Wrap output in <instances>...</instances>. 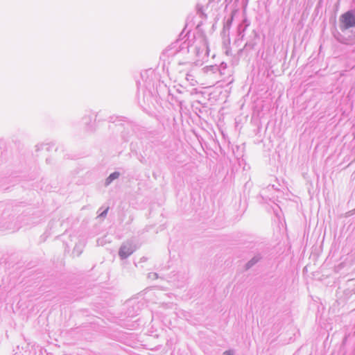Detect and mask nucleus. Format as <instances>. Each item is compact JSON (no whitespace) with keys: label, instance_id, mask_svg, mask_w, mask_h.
<instances>
[{"label":"nucleus","instance_id":"f03ea898","mask_svg":"<svg viewBox=\"0 0 355 355\" xmlns=\"http://www.w3.org/2000/svg\"><path fill=\"white\" fill-rule=\"evenodd\" d=\"M135 251V248L130 244H125L121 246L119 255L121 258L124 259L130 256Z\"/></svg>","mask_w":355,"mask_h":355},{"label":"nucleus","instance_id":"7ed1b4c3","mask_svg":"<svg viewBox=\"0 0 355 355\" xmlns=\"http://www.w3.org/2000/svg\"><path fill=\"white\" fill-rule=\"evenodd\" d=\"M119 177V173L114 172L110 175V176L106 180V184H110L114 180L117 179Z\"/></svg>","mask_w":355,"mask_h":355},{"label":"nucleus","instance_id":"20e7f679","mask_svg":"<svg viewBox=\"0 0 355 355\" xmlns=\"http://www.w3.org/2000/svg\"><path fill=\"white\" fill-rule=\"evenodd\" d=\"M223 355H232V353L230 351H226L223 353Z\"/></svg>","mask_w":355,"mask_h":355},{"label":"nucleus","instance_id":"f257e3e1","mask_svg":"<svg viewBox=\"0 0 355 355\" xmlns=\"http://www.w3.org/2000/svg\"><path fill=\"white\" fill-rule=\"evenodd\" d=\"M342 29H348L355 26V13L352 10L347 11L340 17Z\"/></svg>","mask_w":355,"mask_h":355}]
</instances>
